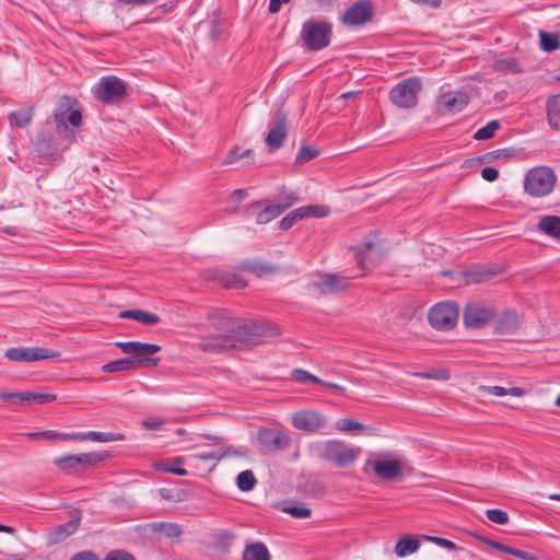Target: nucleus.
Listing matches in <instances>:
<instances>
[{
	"label": "nucleus",
	"instance_id": "40",
	"mask_svg": "<svg viewBox=\"0 0 560 560\" xmlns=\"http://www.w3.org/2000/svg\"><path fill=\"white\" fill-rule=\"evenodd\" d=\"M257 480L252 470H244L237 475L236 485L242 491H250L256 486Z\"/></svg>",
	"mask_w": 560,
	"mask_h": 560
},
{
	"label": "nucleus",
	"instance_id": "14",
	"mask_svg": "<svg viewBox=\"0 0 560 560\" xmlns=\"http://www.w3.org/2000/svg\"><path fill=\"white\" fill-rule=\"evenodd\" d=\"M292 425L300 431L314 433L326 425V418L316 410H300L293 413Z\"/></svg>",
	"mask_w": 560,
	"mask_h": 560
},
{
	"label": "nucleus",
	"instance_id": "35",
	"mask_svg": "<svg viewBox=\"0 0 560 560\" xmlns=\"http://www.w3.org/2000/svg\"><path fill=\"white\" fill-rule=\"evenodd\" d=\"M135 370L133 362L129 358H124L108 362L102 366L104 373H115Z\"/></svg>",
	"mask_w": 560,
	"mask_h": 560
},
{
	"label": "nucleus",
	"instance_id": "13",
	"mask_svg": "<svg viewBox=\"0 0 560 560\" xmlns=\"http://www.w3.org/2000/svg\"><path fill=\"white\" fill-rule=\"evenodd\" d=\"M77 104V100L70 96H61L54 110V120L56 124V131L58 136L62 139H72L74 137V130L70 129L69 126L65 122V115L74 110V105Z\"/></svg>",
	"mask_w": 560,
	"mask_h": 560
},
{
	"label": "nucleus",
	"instance_id": "61",
	"mask_svg": "<svg viewBox=\"0 0 560 560\" xmlns=\"http://www.w3.org/2000/svg\"><path fill=\"white\" fill-rule=\"evenodd\" d=\"M70 560H98L92 551H82L74 555Z\"/></svg>",
	"mask_w": 560,
	"mask_h": 560
},
{
	"label": "nucleus",
	"instance_id": "55",
	"mask_svg": "<svg viewBox=\"0 0 560 560\" xmlns=\"http://www.w3.org/2000/svg\"><path fill=\"white\" fill-rule=\"evenodd\" d=\"M427 540H431L433 542H435L438 546L440 547H443L445 549H448V550H455L456 549V545L448 540V539H445V538H442V537H434V536H425L424 537Z\"/></svg>",
	"mask_w": 560,
	"mask_h": 560
},
{
	"label": "nucleus",
	"instance_id": "10",
	"mask_svg": "<svg viewBox=\"0 0 560 560\" xmlns=\"http://www.w3.org/2000/svg\"><path fill=\"white\" fill-rule=\"evenodd\" d=\"M459 316L456 303L446 302L435 304L429 312V322L432 327L440 330L452 329Z\"/></svg>",
	"mask_w": 560,
	"mask_h": 560
},
{
	"label": "nucleus",
	"instance_id": "5",
	"mask_svg": "<svg viewBox=\"0 0 560 560\" xmlns=\"http://www.w3.org/2000/svg\"><path fill=\"white\" fill-rule=\"evenodd\" d=\"M360 453V447L348 446L345 442L338 440L325 442L322 448L323 458L339 468L352 465Z\"/></svg>",
	"mask_w": 560,
	"mask_h": 560
},
{
	"label": "nucleus",
	"instance_id": "3",
	"mask_svg": "<svg viewBox=\"0 0 560 560\" xmlns=\"http://www.w3.org/2000/svg\"><path fill=\"white\" fill-rule=\"evenodd\" d=\"M555 183L556 175L550 167H534L525 176L524 189L533 197H544L551 192Z\"/></svg>",
	"mask_w": 560,
	"mask_h": 560
},
{
	"label": "nucleus",
	"instance_id": "42",
	"mask_svg": "<svg viewBox=\"0 0 560 560\" xmlns=\"http://www.w3.org/2000/svg\"><path fill=\"white\" fill-rule=\"evenodd\" d=\"M54 464L66 472H73L78 467L74 455H66L58 457L54 460Z\"/></svg>",
	"mask_w": 560,
	"mask_h": 560
},
{
	"label": "nucleus",
	"instance_id": "62",
	"mask_svg": "<svg viewBox=\"0 0 560 560\" xmlns=\"http://www.w3.org/2000/svg\"><path fill=\"white\" fill-rule=\"evenodd\" d=\"M289 2L290 0H270L268 10L270 13H277L280 11L282 4Z\"/></svg>",
	"mask_w": 560,
	"mask_h": 560
},
{
	"label": "nucleus",
	"instance_id": "12",
	"mask_svg": "<svg viewBox=\"0 0 560 560\" xmlns=\"http://www.w3.org/2000/svg\"><path fill=\"white\" fill-rule=\"evenodd\" d=\"M5 358L12 362H33L45 359H55L59 357V352L47 348H9L4 353Z\"/></svg>",
	"mask_w": 560,
	"mask_h": 560
},
{
	"label": "nucleus",
	"instance_id": "49",
	"mask_svg": "<svg viewBox=\"0 0 560 560\" xmlns=\"http://www.w3.org/2000/svg\"><path fill=\"white\" fill-rule=\"evenodd\" d=\"M416 376L422 378L442 380L446 381L450 378V373L446 370H431L427 372L415 373Z\"/></svg>",
	"mask_w": 560,
	"mask_h": 560
},
{
	"label": "nucleus",
	"instance_id": "2",
	"mask_svg": "<svg viewBox=\"0 0 560 560\" xmlns=\"http://www.w3.org/2000/svg\"><path fill=\"white\" fill-rule=\"evenodd\" d=\"M124 353L130 354L129 359L133 362L135 370L142 368H153L160 362L159 358L152 355L161 350V347L154 343H144L139 341L116 342Z\"/></svg>",
	"mask_w": 560,
	"mask_h": 560
},
{
	"label": "nucleus",
	"instance_id": "21",
	"mask_svg": "<svg viewBox=\"0 0 560 560\" xmlns=\"http://www.w3.org/2000/svg\"><path fill=\"white\" fill-rule=\"evenodd\" d=\"M521 326V317L515 312L503 313L495 322V332L499 335H513Z\"/></svg>",
	"mask_w": 560,
	"mask_h": 560
},
{
	"label": "nucleus",
	"instance_id": "16",
	"mask_svg": "<svg viewBox=\"0 0 560 560\" xmlns=\"http://www.w3.org/2000/svg\"><path fill=\"white\" fill-rule=\"evenodd\" d=\"M349 279L337 273H330L313 282L312 288L319 294H334L346 290L350 285Z\"/></svg>",
	"mask_w": 560,
	"mask_h": 560
},
{
	"label": "nucleus",
	"instance_id": "8",
	"mask_svg": "<svg viewBox=\"0 0 560 560\" xmlns=\"http://www.w3.org/2000/svg\"><path fill=\"white\" fill-rule=\"evenodd\" d=\"M372 468L374 474L383 480H395L402 475V462L400 458L394 457L392 454H381L376 459H369L364 469Z\"/></svg>",
	"mask_w": 560,
	"mask_h": 560
},
{
	"label": "nucleus",
	"instance_id": "45",
	"mask_svg": "<svg viewBox=\"0 0 560 560\" xmlns=\"http://www.w3.org/2000/svg\"><path fill=\"white\" fill-rule=\"evenodd\" d=\"M318 154V150L308 147H302L295 158V162L299 164H303L315 159Z\"/></svg>",
	"mask_w": 560,
	"mask_h": 560
},
{
	"label": "nucleus",
	"instance_id": "54",
	"mask_svg": "<svg viewBox=\"0 0 560 560\" xmlns=\"http://www.w3.org/2000/svg\"><path fill=\"white\" fill-rule=\"evenodd\" d=\"M298 221H300V219L295 215V211L293 210L279 222V226L281 230H289Z\"/></svg>",
	"mask_w": 560,
	"mask_h": 560
},
{
	"label": "nucleus",
	"instance_id": "31",
	"mask_svg": "<svg viewBox=\"0 0 560 560\" xmlns=\"http://www.w3.org/2000/svg\"><path fill=\"white\" fill-rule=\"evenodd\" d=\"M232 455L241 456V455H243V453L237 450H233L231 447H226V448L221 447L217 452L196 454V455H194V458L199 459V460H205V462L206 460H219L224 457L232 456Z\"/></svg>",
	"mask_w": 560,
	"mask_h": 560
},
{
	"label": "nucleus",
	"instance_id": "47",
	"mask_svg": "<svg viewBox=\"0 0 560 560\" xmlns=\"http://www.w3.org/2000/svg\"><path fill=\"white\" fill-rule=\"evenodd\" d=\"M486 515L487 517L489 518V521L495 523V524H506L509 522V515L506 512L502 511V510H497V509H492V510H487L486 511Z\"/></svg>",
	"mask_w": 560,
	"mask_h": 560
},
{
	"label": "nucleus",
	"instance_id": "38",
	"mask_svg": "<svg viewBox=\"0 0 560 560\" xmlns=\"http://www.w3.org/2000/svg\"><path fill=\"white\" fill-rule=\"evenodd\" d=\"M540 46L545 51H553L560 47L559 36L556 34L539 31Z\"/></svg>",
	"mask_w": 560,
	"mask_h": 560
},
{
	"label": "nucleus",
	"instance_id": "53",
	"mask_svg": "<svg viewBox=\"0 0 560 560\" xmlns=\"http://www.w3.org/2000/svg\"><path fill=\"white\" fill-rule=\"evenodd\" d=\"M506 156H509V153L505 150H497V151H492V152H488V153L483 154L480 158V162L481 163H491L495 159L506 158Z\"/></svg>",
	"mask_w": 560,
	"mask_h": 560
},
{
	"label": "nucleus",
	"instance_id": "23",
	"mask_svg": "<svg viewBox=\"0 0 560 560\" xmlns=\"http://www.w3.org/2000/svg\"><path fill=\"white\" fill-rule=\"evenodd\" d=\"M546 113L550 128L560 131V94L547 100Z\"/></svg>",
	"mask_w": 560,
	"mask_h": 560
},
{
	"label": "nucleus",
	"instance_id": "34",
	"mask_svg": "<svg viewBox=\"0 0 560 560\" xmlns=\"http://www.w3.org/2000/svg\"><path fill=\"white\" fill-rule=\"evenodd\" d=\"M479 392L485 394H492L495 396L511 395L514 397H521L525 394V390L521 387L504 388L502 386H480Z\"/></svg>",
	"mask_w": 560,
	"mask_h": 560
},
{
	"label": "nucleus",
	"instance_id": "58",
	"mask_svg": "<svg viewBox=\"0 0 560 560\" xmlns=\"http://www.w3.org/2000/svg\"><path fill=\"white\" fill-rule=\"evenodd\" d=\"M105 560H135V558L125 551H112Z\"/></svg>",
	"mask_w": 560,
	"mask_h": 560
},
{
	"label": "nucleus",
	"instance_id": "37",
	"mask_svg": "<svg viewBox=\"0 0 560 560\" xmlns=\"http://www.w3.org/2000/svg\"><path fill=\"white\" fill-rule=\"evenodd\" d=\"M85 440L105 443V442L122 441L124 435L119 434V433H112V432L90 431V432H85Z\"/></svg>",
	"mask_w": 560,
	"mask_h": 560
},
{
	"label": "nucleus",
	"instance_id": "7",
	"mask_svg": "<svg viewBox=\"0 0 560 560\" xmlns=\"http://www.w3.org/2000/svg\"><path fill=\"white\" fill-rule=\"evenodd\" d=\"M383 254V245L375 236L366 237L362 244L354 248L357 265L363 271H369L372 267L376 266Z\"/></svg>",
	"mask_w": 560,
	"mask_h": 560
},
{
	"label": "nucleus",
	"instance_id": "9",
	"mask_svg": "<svg viewBox=\"0 0 560 560\" xmlns=\"http://www.w3.org/2000/svg\"><path fill=\"white\" fill-rule=\"evenodd\" d=\"M494 315L495 310L492 306L474 301L466 304L463 312V322L468 328L481 329L493 319Z\"/></svg>",
	"mask_w": 560,
	"mask_h": 560
},
{
	"label": "nucleus",
	"instance_id": "17",
	"mask_svg": "<svg viewBox=\"0 0 560 560\" xmlns=\"http://www.w3.org/2000/svg\"><path fill=\"white\" fill-rule=\"evenodd\" d=\"M288 136V118L284 114H279L271 124L270 130L265 142L270 151L279 149Z\"/></svg>",
	"mask_w": 560,
	"mask_h": 560
},
{
	"label": "nucleus",
	"instance_id": "29",
	"mask_svg": "<svg viewBox=\"0 0 560 560\" xmlns=\"http://www.w3.org/2000/svg\"><path fill=\"white\" fill-rule=\"evenodd\" d=\"M243 560H270V555L264 544L256 542L246 547Z\"/></svg>",
	"mask_w": 560,
	"mask_h": 560
},
{
	"label": "nucleus",
	"instance_id": "59",
	"mask_svg": "<svg viewBox=\"0 0 560 560\" xmlns=\"http://www.w3.org/2000/svg\"><path fill=\"white\" fill-rule=\"evenodd\" d=\"M60 440H74V441H84L85 432H75V433H60Z\"/></svg>",
	"mask_w": 560,
	"mask_h": 560
},
{
	"label": "nucleus",
	"instance_id": "48",
	"mask_svg": "<svg viewBox=\"0 0 560 560\" xmlns=\"http://www.w3.org/2000/svg\"><path fill=\"white\" fill-rule=\"evenodd\" d=\"M166 420L164 418L151 417L142 420L141 424L144 429L150 431L163 430Z\"/></svg>",
	"mask_w": 560,
	"mask_h": 560
},
{
	"label": "nucleus",
	"instance_id": "36",
	"mask_svg": "<svg viewBox=\"0 0 560 560\" xmlns=\"http://www.w3.org/2000/svg\"><path fill=\"white\" fill-rule=\"evenodd\" d=\"M75 462L78 466H82L84 468L91 467L105 458L103 453H82L74 455Z\"/></svg>",
	"mask_w": 560,
	"mask_h": 560
},
{
	"label": "nucleus",
	"instance_id": "4",
	"mask_svg": "<svg viewBox=\"0 0 560 560\" xmlns=\"http://www.w3.org/2000/svg\"><path fill=\"white\" fill-rule=\"evenodd\" d=\"M331 25L325 21H306L301 31V38L308 50H320L330 43Z\"/></svg>",
	"mask_w": 560,
	"mask_h": 560
},
{
	"label": "nucleus",
	"instance_id": "39",
	"mask_svg": "<svg viewBox=\"0 0 560 560\" xmlns=\"http://www.w3.org/2000/svg\"><path fill=\"white\" fill-rule=\"evenodd\" d=\"M336 428H337V430H339L341 432H348V433L349 432H358V431H362V430H370L363 423H361L354 419H351V418L339 419L336 422Z\"/></svg>",
	"mask_w": 560,
	"mask_h": 560
},
{
	"label": "nucleus",
	"instance_id": "52",
	"mask_svg": "<svg viewBox=\"0 0 560 560\" xmlns=\"http://www.w3.org/2000/svg\"><path fill=\"white\" fill-rule=\"evenodd\" d=\"M252 271L254 273H256L257 276H264V275H269V273H273L276 272L277 268L273 267V266H269V265H266V264H254L252 267H250Z\"/></svg>",
	"mask_w": 560,
	"mask_h": 560
},
{
	"label": "nucleus",
	"instance_id": "6",
	"mask_svg": "<svg viewBox=\"0 0 560 560\" xmlns=\"http://www.w3.org/2000/svg\"><path fill=\"white\" fill-rule=\"evenodd\" d=\"M422 83L418 78H408L398 82L389 92V98L399 108H412L418 104V94Z\"/></svg>",
	"mask_w": 560,
	"mask_h": 560
},
{
	"label": "nucleus",
	"instance_id": "15",
	"mask_svg": "<svg viewBox=\"0 0 560 560\" xmlns=\"http://www.w3.org/2000/svg\"><path fill=\"white\" fill-rule=\"evenodd\" d=\"M469 102L466 93L460 91H448L442 93L436 101V112L441 115L456 114L462 112Z\"/></svg>",
	"mask_w": 560,
	"mask_h": 560
},
{
	"label": "nucleus",
	"instance_id": "1",
	"mask_svg": "<svg viewBox=\"0 0 560 560\" xmlns=\"http://www.w3.org/2000/svg\"><path fill=\"white\" fill-rule=\"evenodd\" d=\"M222 334L202 338L199 348L205 352L221 353L232 349L242 350L258 345L266 335L262 325L238 319L224 320Z\"/></svg>",
	"mask_w": 560,
	"mask_h": 560
},
{
	"label": "nucleus",
	"instance_id": "26",
	"mask_svg": "<svg viewBox=\"0 0 560 560\" xmlns=\"http://www.w3.org/2000/svg\"><path fill=\"white\" fill-rule=\"evenodd\" d=\"M420 547V540L412 536L399 539L395 546V555L398 558L407 557L416 552Z\"/></svg>",
	"mask_w": 560,
	"mask_h": 560
},
{
	"label": "nucleus",
	"instance_id": "28",
	"mask_svg": "<svg viewBox=\"0 0 560 560\" xmlns=\"http://www.w3.org/2000/svg\"><path fill=\"white\" fill-rule=\"evenodd\" d=\"M300 220L305 218H324L328 215L329 209L324 206L310 205L294 209Z\"/></svg>",
	"mask_w": 560,
	"mask_h": 560
},
{
	"label": "nucleus",
	"instance_id": "18",
	"mask_svg": "<svg viewBox=\"0 0 560 560\" xmlns=\"http://www.w3.org/2000/svg\"><path fill=\"white\" fill-rule=\"evenodd\" d=\"M372 16V8L366 1H359L351 5L342 18L345 24L355 26L368 22Z\"/></svg>",
	"mask_w": 560,
	"mask_h": 560
},
{
	"label": "nucleus",
	"instance_id": "44",
	"mask_svg": "<svg viewBox=\"0 0 560 560\" xmlns=\"http://www.w3.org/2000/svg\"><path fill=\"white\" fill-rule=\"evenodd\" d=\"M154 528L163 533L166 537H178L182 534L180 527L173 523H158L154 525Z\"/></svg>",
	"mask_w": 560,
	"mask_h": 560
},
{
	"label": "nucleus",
	"instance_id": "64",
	"mask_svg": "<svg viewBox=\"0 0 560 560\" xmlns=\"http://www.w3.org/2000/svg\"><path fill=\"white\" fill-rule=\"evenodd\" d=\"M514 557L523 559V560H535V558L530 553L523 551L521 549L515 550Z\"/></svg>",
	"mask_w": 560,
	"mask_h": 560
},
{
	"label": "nucleus",
	"instance_id": "24",
	"mask_svg": "<svg viewBox=\"0 0 560 560\" xmlns=\"http://www.w3.org/2000/svg\"><path fill=\"white\" fill-rule=\"evenodd\" d=\"M34 110L32 107L21 108L11 112L8 116L11 128L20 127L24 128L32 122Z\"/></svg>",
	"mask_w": 560,
	"mask_h": 560
},
{
	"label": "nucleus",
	"instance_id": "27",
	"mask_svg": "<svg viewBox=\"0 0 560 560\" xmlns=\"http://www.w3.org/2000/svg\"><path fill=\"white\" fill-rule=\"evenodd\" d=\"M538 229L545 234L555 238H560V217L546 215L540 219Z\"/></svg>",
	"mask_w": 560,
	"mask_h": 560
},
{
	"label": "nucleus",
	"instance_id": "51",
	"mask_svg": "<svg viewBox=\"0 0 560 560\" xmlns=\"http://www.w3.org/2000/svg\"><path fill=\"white\" fill-rule=\"evenodd\" d=\"M81 121H82V115H81L80 109H74V110L68 113L67 115H65V122L67 126L69 125L74 128V127L80 126Z\"/></svg>",
	"mask_w": 560,
	"mask_h": 560
},
{
	"label": "nucleus",
	"instance_id": "56",
	"mask_svg": "<svg viewBox=\"0 0 560 560\" xmlns=\"http://www.w3.org/2000/svg\"><path fill=\"white\" fill-rule=\"evenodd\" d=\"M79 520H73L68 522L66 525L60 527V536L61 538H66L67 536L71 535L75 532L78 528Z\"/></svg>",
	"mask_w": 560,
	"mask_h": 560
},
{
	"label": "nucleus",
	"instance_id": "60",
	"mask_svg": "<svg viewBox=\"0 0 560 560\" xmlns=\"http://www.w3.org/2000/svg\"><path fill=\"white\" fill-rule=\"evenodd\" d=\"M410 1L413 3L420 4V5L432 8V9H438L442 4V0H410Z\"/></svg>",
	"mask_w": 560,
	"mask_h": 560
},
{
	"label": "nucleus",
	"instance_id": "25",
	"mask_svg": "<svg viewBox=\"0 0 560 560\" xmlns=\"http://www.w3.org/2000/svg\"><path fill=\"white\" fill-rule=\"evenodd\" d=\"M119 317L131 318L145 325H156L161 322L158 315L142 310L124 311L119 314Z\"/></svg>",
	"mask_w": 560,
	"mask_h": 560
},
{
	"label": "nucleus",
	"instance_id": "41",
	"mask_svg": "<svg viewBox=\"0 0 560 560\" xmlns=\"http://www.w3.org/2000/svg\"><path fill=\"white\" fill-rule=\"evenodd\" d=\"M500 128L498 120L489 121L485 127L480 128L474 136L476 140H487L493 137L494 132Z\"/></svg>",
	"mask_w": 560,
	"mask_h": 560
},
{
	"label": "nucleus",
	"instance_id": "11",
	"mask_svg": "<svg viewBox=\"0 0 560 560\" xmlns=\"http://www.w3.org/2000/svg\"><path fill=\"white\" fill-rule=\"evenodd\" d=\"M126 94V83L117 77L108 75L100 80L95 97L103 103H115Z\"/></svg>",
	"mask_w": 560,
	"mask_h": 560
},
{
	"label": "nucleus",
	"instance_id": "33",
	"mask_svg": "<svg viewBox=\"0 0 560 560\" xmlns=\"http://www.w3.org/2000/svg\"><path fill=\"white\" fill-rule=\"evenodd\" d=\"M19 399L22 402H31L34 401L39 405H44L56 399V395L54 394H43V393H33V392H20Z\"/></svg>",
	"mask_w": 560,
	"mask_h": 560
},
{
	"label": "nucleus",
	"instance_id": "63",
	"mask_svg": "<svg viewBox=\"0 0 560 560\" xmlns=\"http://www.w3.org/2000/svg\"><path fill=\"white\" fill-rule=\"evenodd\" d=\"M483 541L489 545L490 547L497 549V550H500L502 552H505V549H506V545H503L499 541H495V540H491V539H488V538H485Z\"/></svg>",
	"mask_w": 560,
	"mask_h": 560
},
{
	"label": "nucleus",
	"instance_id": "32",
	"mask_svg": "<svg viewBox=\"0 0 560 560\" xmlns=\"http://www.w3.org/2000/svg\"><path fill=\"white\" fill-rule=\"evenodd\" d=\"M495 272L492 269L470 270L464 273L467 284H477L490 280Z\"/></svg>",
	"mask_w": 560,
	"mask_h": 560
},
{
	"label": "nucleus",
	"instance_id": "43",
	"mask_svg": "<svg viewBox=\"0 0 560 560\" xmlns=\"http://www.w3.org/2000/svg\"><path fill=\"white\" fill-rule=\"evenodd\" d=\"M252 156L253 152L250 149L241 152L238 148H234L226 154V156L223 160V164H233L244 158L252 159Z\"/></svg>",
	"mask_w": 560,
	"mask_h": 560
},
{
	"label": "nucleus",
	"instance_id": "57",
	"mask_svg": "<svg viewBox=\"0 0 560 560\" xmlns=\"http://www.w3.org/2000/svg\"><path fill=\"white\" fill-rule=\"evenodd\" d=\"M481 176L487 182H493L498 178L499 172L497 168L488 166L481 171Z\"/></svg>",
	"mask_w": 560,
	"mask_h": 560
},
{
	"label": "nucleus",
	"instance_id": "46",
	"mask_svg": "<svg viewBox=\"0 0 560 560\" xmlns=\"http://www.w3.org/2000/svg\"><path fill=\"white\" fill-rule=\"evenodd\" d=\"M283 512L295 518H307L312 514V511L308 508L299 505L285 506L283 508Z\"/></svg>",
	"mask_w": 560,
	"mask_h": 560
},
{
	"label": "nucleus",
	"instance_id": "22",
	"mask_svg": "<svg viewBox=\"0 0 560 560\" xmlns=\"http://www.w3.org/2000/svg\"><path fill=\"white\" fill-rule=\"evenodd\" d=\"M291 377H292V380H294L298 383L311 382V383L320 384V385H324V386H327V387H330V388H334V389H337L340 392H343L346 389L343 386H340L338 384L323 381V380L318 378L317 376L311 374L308 371L303 370V369L292 370Z\"/></svg>",
	"mask_w": 560,
	"mask_h": 560
},
{
	"label": "nucleus",
	"instance_id": "50",
	"mask_svg": "<svg viewBox=\"0 0 560 560\" xmlns=\"http://www.w3.org/2000/svg\"><path fill=\"white\" fill-rule=\"evenodd\" d=\"M154 468L160 471L164 472H171L177 476H187V470L185 468L176 467L173 465H170L167 463H156L154 465Z\"/></svg>",
	"mask_w": 560,
	"mask_h": 560
},
{
	"label": "nucleus",
	"instance_id": "20",
	"mask_svg": "<svg viewBox=\"0 0 560 560\" xmlns=\"http://www.w3.org/2000/svg\"><path fill=\"white\" fill-rule=\"evenodd\" d=\"M259 439L268 451H282L291 443L289 434L278 430H266L260 433Z\"/></svg>",
	"mask_w": 560,
	"mask_h": 560
},
{
	"label": "nucleus",
	"instance_id": "19",
	"mask_svg": "<svg viewBox=\"0 0 560 560\" xmlns=\"http://www.w3.org/2000/svg\"><path fill=\"white\" fill-rule=\"evenodd\" d=\"M261 207V201L254 202L247 206L244 210L246 217H255L257 224H266L281 214V209L278 206L268 205L264 209L258 210Z\"/></svg>",
	"mask_w": 560,
	"mask_h": 560
},
{
	"label": "nucleus",
	"instance_id": "30",
	"mask_svg": "<svg viewBox=\"0 0 560 560\" xmlns=\"http://www.w3.org/2000/svg\"><path fill=\"white\" fill-rule=\"evenodd\" d=\"M299 200V197L295 192L288 190L285 188L279 189L276 197V206L281 209V213H283L288 208L293 206Z\"/></svg>",
	"mask_w": 560,
	"mask_h": 560
}]
</instances>
